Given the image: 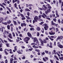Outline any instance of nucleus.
<instances>
[{"label": "nucleus", "instance_id": "obj_1", "mask_svg": "<svg viewBox=\"0 0 63 63\" xmlns=\"http://www.w3.org/2000/svg\"><path fill=\"white\" fill-rule=\"evenodd\" d=\"M30 39V38L28 37H26L24 39V41L25 42L26 44L28 43V41Z\"/></svg>", "mask_w": 63, "mask_h": 63}, {"label": "nucleus", "instance_id": "obj_2", "mask_svg": "<svg viewBox=\"0 0 63 63\" xmlns=\"http://www.w3.org/2000/svg\"><path fill=\"white\" fill-rule=\"evenodd\" d=\"M63 38V36H58L57 38L56 39V41L58 42V40H62Z\"/></svg>", "mask_w": 63, "mask_h": 63}, {"label": "nucleus", "instance_id": "obj_3", "mask_svg": "<svg viewBox=\"0 0 63 63\" xmlns=\"http://www.w3.org/2000/svg\"><path fill=\"white\" fill-rule=\"evenodd\" d=\"M34 19L35 20L36 22H37L38 20H39V17L38 16H35L34 18Z\"/></svg>", "mask_w": 63, "mask_h": 63}, {"label": "nucleus", "instance_id": "obj_4", "mask_svg": "<svg viewBox=\"0 0 63 63\" xmlns=\"http://www.w3.org/2000/svg\"><path fill=\"white\" fill-rule=\"evenodd\" d=\"M21 27H23V26H26V24L25 23H21Z\"/></svg>", "mask_w": 63, "mask_h": 63}, {"label": "nucleus", "instance_id": "obj_5", "mask_svg": "<svg viewBox=\"0 0 63 63\" xmlns=\"http://www.w3.org/2000/svg\"><path fill=\"white\" fill-rule=\"evenodd\" d=\"M27 35L30 38H31L32 37L31 34L29 32H28L27 33Z\"/></svg>", "mask_w": 63, "mask_h": 63}, {"label": "nucleus", "instance_id": "obj_6", "mask_svg": "<svg viewBox=\"0 0 63 63\" xmlns=\"http://www.w3.org/2000/svg\"><path fill=\"white\" fill-rule=\"evenodd\" d=\"M42 7H43L42 8H43L44 10H46L47 9V7H46V6L45 4L43 5Z\"/></svg>", "mask_w": 63, "mask_h": 63}, {"label": "nucleus", "instance_id": "obj_7", "mask_svg": "<svg viewBox=\"0 0 63 63\" xmlns=\"http://www.w3.org/2000/svg\"><path fill=\"white\" fill-rule=\"evenodd\" d=\"M58 47L60 48H63V45H61L60 44H59L58 45Z\"/></svg>", "mask_w": 63, "mask_h": 63}, {"label": "nucleus", "instance_id": "obj_8", "mask_svg": "<svg viewBox=\"0 0 63 63\" xmlns=\"http://www.w3.org/2000/svg\"><path fill=\"white\" fill-rule=\"evenodd\" d=\"M37 41H38V39L36 37H35L34 38L33 42L34 43H36Z\"/></svg>", "mask_w": 63, "mask_h": 63}, {"label": "nucleus", "instance_id": "obj_9", "mask_svg": "<svg viewBox=\"0 0 63 63\" xmlns=\"http://www.w3.org/2000/svg\"><path fill=\"white\" fill-rule=\"evenodd\" d=\"M49 47L50 48H52V43L51 42L50 43V46L49 45Z\"/></svg>", "mask_w": 63, "mask_h": 63}, {"label": "nucleus", "instance_id": "obj_10", "mask_svg": "<svg viewBox=\"0 0 63 63\" xmlns=\"http://www.w3.org/2000/svg\"><path fill=\"white\" fill-rule=\"evenodd\" d=\"M25 12H30V10L28 8H26L25 9Z\"/></svg>", "mask_w": 63, "mask_h": 63}, {"label": "nucleus", "instance_id": "obj_11", "mask_svg": "<svg viewBox=\"0 0 63 63\" xmlns=\"http://www.w3.org/2000/svg\"><path fill=\"white\" fill-rule=\"evenodd\" d=\"M14 59L11 58V59H10V63H13V62L14 61Z\"/></svg>", "mask_w": 63, "mask_h": 63}, {"label": "nucleus", "instance_id": "obj_12", "mask_svg": "<svg viewBox=\"0 0 63 63\" xmlns=\"http://www.w3.org/2000/svg\"><path fill=\"white\" fill-rule=\"evenodd\" d=\"M54 54H55V55H56V54H57L58 56H59V57H61V56H60V54H58V52H56V53H55Z\"/></svg>", "mask_w": 63, "mask_h": 63}, {"label": "nucleus", "instance_id": "obj_13", "mask_svg": "<svg viewBox=\"0 0 63 63\" xmlns=\"http://www.w3.org/2000/svg\"><path fill=\"white\" fill-rule=\"evenodd\" d=\"M54 57L57 60H58V61H59V58H58L56 55H54Z\"/></svg>", "mask_w": 63, "mask_h": 63}, {"label": "nucleus", "instance_id": "obj_14", "mask_svg": "<svg viewBox=\"0 0 63 63\" xmlns=\"http://www.w3.org/2000/svg\"><path fill=\"white\" fill-rule=\"evenodd\" d=\"M44 28L45 30H47V29L48 28V27L47 26H45L44 27Z\"/></svg>", "mask_w": 63, "mask_h": 63}, {"label": "nucleus", "instance_id": "obj_15", "mask_svg": "<svg viewBox=\"0 0 63 63\" xmlns=\"http://www.w3.org/2000/svg\"><path fill=\"white\" fill-rule=\"evenodd\" d=\"M8 36L10 39H13V37H12V35L11 34H10Z\"/></svg>", "mask_w": 63, "mask_h": 63}, {"label": "nucleus", "instance_id": "obj_16", "mask_svg": "<svg viewBox=\"0 0 63 63\" xmlns=\"http://www.w3.org/2000/svg\"><path fill=\"white\" fill-rule=\"evenodd\" d=\"M51 24L52 25H55V23H53V21L52 20L51 21Z\"/></svg>", "mask_w": 63, "mask_h": 63}, {"label": "nucleus", "instance_id": "obj_17", "mask_svg": "<svg viewBox=\"0 0 63 63\" xmlns=\"http://www.w3.org/2000/svg\"><path fill=\"white\" fill-rule=\"evenodd\" d=\"M36 30L37 31H40L41 30V28H40L39 27H37L36 28Z\"/></svg>", "mask_w": 63, "mask_h": 63}, {"label": "nucleus", "instance_id": "obj_18", "mask_svg": "<svg viewBox=\"0 0 63 63\" xmlns=\"http://www.w3.org/2000/svg\"><path fill=\"white\" fill-rule=\"evenodd\" d=\"M9 21H7V24H10L11 22H12V21H11L10 20H8Z\"/></svg>", "mask_w": 63, "mask_h": 63}, {"label": "nucleus", "instance_id": "obj_19", "mask_svg": "<svg viewBox=\"0 0 63 63\" xmlns=\"http://www.w3.org/2000/svg\"><path fill=\"white\" fill-rule=\"evenodd\" d=\"M2 23L3 24H4V25H8L7 22H3Z\"/></svg>", "mask_w": 63, "mask_h": 63}, {"label": "nucleus", "instance_id": "obj_20", "mask_svg": "<svg viewBox=\"0 0 63 63\" xmlns=\"http://www.w3.org/2000/svg\"><path fill=\"white\" fill-rule=\"evenodd\" d=\"M33 47V48H39V47L37 46H36L34 45L32 46Z\"/></svg>", "mask_w": 63, "mask_h": 63}, {"label": "nucleus", "instance_id": "obj_21", "mask_svg": "<svg viewBox=\"0 0 63 63\" xmlns=\"http://www.w3.org/2000/svg\"><path fill=\"white\" fill-rule=\"evenodd\" d=\"M6 47H10V46L9 45H10V44L9 43H6Z\"/></svg>", "mask_w": 63, "mask_h": 63}, {"label": "nucleus", "instance_id": "obj_22", "mask_svg": "<svg viewBox=\"0 0 63 63\" xmlns=\"http://www.w3.org/2000/svg\"><path fill=\"white\" fill-rule=\"evenodd\" d=\"M7 28L8 30H10V26L9 25H8L7 26Z\"/></svg>", "mask_w": 63, "mask_h": 63}, {"label": "nucleus", "instance_id": "obj_23", "mask_svg": "<svg viewBox=\"0 0 63 63\" xmlns=\"http://www.w3.org/2000/svg\"><path fill=\"white\" fill-rule=\"evenodd\" d=\"M8 41L10 42H13V40H12L11 39H10V38H8Z\"/></svg>", "mask_w": 63, "mask_h": 63}, {"label": "nucleus", "instance_id": "obj_24", "mask_svg": "<svg viewBox=\"0 0 63 63\" xmlns=\"http://www.w3.org/2000/svg\"><path fill=\"white\" fill-rule=\"evenodd\" d=\"M17 53H18V54H22V53H21V52L19 51L18 50L17 51Z\"/></svg>", "mask_w": 63, "mask_h": 63}, {"label": "nucleus", "instance_id": "obj_25", "mask_svg": "<svg viewBox=\"0 0 63 63\" xmlns=\"http://www.w3.org/2000/svg\"><path fill=\"white\" fill-rule=\"evenodd\" d=\"M51 11L50 9H48L47 10V11L48 13H50V12Z\"/></svg>", "mask_w": 63, "mask_h": 63}, {"label": "nucleus", "instance_id": "obj_26", "mask_svg": "<svg viewBox=\"0 0 63 63\" xmlns=\"http://www.w3.org/2000/svg\"><path fill=\"white\" fill-rule=\"evenodd\" d=\"M4 52L5 53V54H6V55H8V54H9L5 50H4Z\"/></svg>", "mask_w": 63, "mask_h": 63}, {"label": "nucleus", "instance_id": "obj_27", "mask_svg": "<svg viewBox=\"0 0 63 63\" xmlns=\"http://www.w3.org/2000/svg\"><path fill=\"white\" fill-rule=\"evenodd\" d=\"M59 59H60V60H63V57H59Z\"/></svg>", "mask_w": 63, "mask_h": 63}, {"label": "nucleus", "instance_id": "obj_28", "mask_svg": "<svg viewBox=\"0 0 63 63\" xmlns=\"http://www.w3.org/2000/svg\"><path fill=\"white\" fill-rule=\"evenodd\" d=\"M14 60H18V59L16 58V57H14Z\"/></svg>", "mask_w": 63, "mask_h": 63}, {"label": "nucleus", "instance_id": "obj_29", "mask_svg": "<svg viewBox=\"0 0 63 63\" xmlns=\"http://www.w3.org/2000/svg\"><path fill=\"white\" fill-rule=\"evenodd\" d=\"M41 42L42 46H44V41H43L42 40V41H41Z\"/></svg>", "mask_w": 63, "mask_h": 63}, {"label": "nucleus", "instance_id": "obj_30", "mask_svg": "<svg viewBox=\"0 0 63 63\" xmlns=\"http://www.w3.org/2000/svg\"><path fill=\"white\" fill-rule=\"evenodd\" d=\"M36 42V43L37 44H37V45H38V46H39V41L38 40Z\"/></svg>", "mask_w": 63, "mask_h": 63}, {"label": "nucleus", "instance_id": "obj_31", "mask_svg": "<svg viewBox=\"0 0 63 63\" xmlns=\"http://www.w3.org/2000/svg\"><path fill=\"white\" fill-rule=\"evenodd\" d=\"M34 13H35V14H39L38 12L37 11V10H35L34 11Z\"/></svg>", "mask_w": 63, "mask_h": 63}, {"label": "nucleus", "instance_id": "obj_32", "mask_svg": "<svg viewBox=\"0 0 63 63\" xmlns=\"http://www.w3.org/2000/svg\"><path fill=\"white\" fill-rule=\"evenodd\" d=\"M16 47H17V46H16L14 47V50L16 51L17 50V48Z\"/></svg>", "mask_w": 63, "mask_h": 63}, {"label": "nucleus", "instance_id": "obj_33", "mask_svg": "<svg viewBox=\"0 0 63 63\" xmlns=\"http://www.w3.org/2000/svg\"><path fill=\"white\" fill-rule=\"evenodd\" d=\"M31 45H37V44H36V43H32L31 44Z\"/></svg>", "mask_w": 63, "mask_h": 63}, {"label": "nucleus", "instance_id": "obj_34", "mask_svg": "<svg viewBox=\"0 0 63 63\" xmlns=\"http://www.w3.org/2000/svg\"><path fill=\"white\" fill-rule=\"evenodd\" d=\"M44 30H44V28H43L42 30L41 31V32H42V33H44Z\"/></svg>", "mask_w": 63, "mask_h": 63}, {"label": "nucleus", "instance_id": "obj_35", "mask_svg": "<svg viewBox=\"0 0 63 63\" xmlns=\"http://www.w3.org/2000/svg\"><path fill=\"white\" fill-rule=\"evenodd\" d=\"M52 29H53L54 30H55V28L53 27H52V28H50V30H52Z\"/></svg>", "mask_w": 63, "mask_h": 63}, {"label": "nucleus", "instance_id": "obj_36", "mask_svg": "<svg viewBox=\"0 0 63 63\" xmlns=\"http://www.w3.org/2000/svg\"><path fill=\"white\" fill-rule=\"evenodd\" d=\"M20 16L21 17H24V16L22 14H20Z\"/></svg>", "mask_w": 63, "mask_h": 63}, {"label": "nucleus", "instance_id": "obj_37", "mask_svg": "<svg viewBox=\"0 0 63 63\" xmlns=\"http://www.w3.org/2000/svg\"><path fill=\"white\" fill-rule=\"evenodd\" d=\"M53 21H54V22H56V21H57V19H53Z\"/></svg>", "mask_w": 63, "mask_h": 63}, {"label": "nucleus", "instance_id": "obj_38", "mask_svg": "<svg viewBox=\"0 0 63 63\" xmlns=\"http://www.w3.org/2000/svg\"><path fill=\"white\" fill-rule=\"evenodd\" d=\"M43 61H44V62H47V60L45 58H43Z\"/></svg>", "mask_w": 63, "mask_h": 63}, {"label": "nucleus", "instance_id": "obj_39", "mask_svg": "<svg viewBox=\"0 0 63 63\" xmlns=\"http://www.w3.org/2000/svg\"><path fill=\"white\" fill-rule=\"evenodd\" d=\"M47 8L48 9H51L52 8V7H51L50 6V5H49L48 7Z\"/></svg>", "mask_w": 63, "mask_h": 63}, {"label": "nucleus", "instance_id": "obj_40", "mask_svg": "<svg viewBox=\"0 0 63 63\" xmlns=\"http://www.w3.org/2000/svg\"><path fill=\"white\" fill-rule=\"evenodd\" d=\"M13 22L15 25H16V21H13Z\"/></svg>", "mask_w": 63, "mask_h": 63}, {"label": "nucleus", "instance_id": "obj_41", "mask_svg": "<svg viewBox=\"0 0 63 63\" xmlns=\"http://www.w3.org/2000/svg\"><path fill=\"white\" fill-rule=\"evenodd\" d=\"M58 22L59 23H61V21H60V19H59L58 20Z\"/></svg>", "mask_w": 63, "mask_h": 63}, {"label": "nucleus", "instance_id": "obj_42", "mask_svg": "<svg viewBox=\"0 0 63 63\" xmlns=\"http://www.w3.org/2000/svg\"><path fill=\"white\" fill-rule=\"evenodd\" d=\"M0 41H1V42L2 43H3V44H4V41L1 38L0 39Z\"/></svg>", "mask_w": 63, "mask_h": 63}, {"label": "nucleus", "instance_id": "obj_43", "mask_svg": "<svg viewBox=\"0 0 63 63\" xmlns=\"http://www.w3.org/2000/svg\"><path fill=\"white\" fill-rule=\"evenodd\" d=\"M45 52L46 53L48 54V51L45 50Z\"/></svg>", "mask_w": 63, "mask_h": 63}, {"label": "nucleus", "instance_id": "obj_44", "mask_svg": "<svg viewBox=\"0 0 63 63\" xmlns=\"http://www.w3.org/2000/svg\"><path fill=\"white\" fill-rule=\"evenodd\" d=\"M21 19L22 20H25V19H26V18H25V17H24L22 18Z\"/></svg>", "mask_w": 63, "mask_h": 63}, {"label": "nucleus", "instance_id": "obj_45", "mask_svg": "<svg viewBox=\"0 0 63 63\" xmlns=\"http://www.w3.org/2000/svg\"><path fill=\"white\" fill-rule=\"evenodd\" d=\"M0 20L2 21V20H4V18L3 17H0Z\"/></svg>", "mask_w": 63, "mask_h": 63}, {"label": "nucleus", "instance_id": "obj_46", "mask_svg": "<svg viewBox=\"0 0 63 63\" xmlns=\"http://www.w3.org/2000/svg\"><path fill=\"white\" fill-rule=\"evenodd\" d=\"M40 35V33L39 32H37V36H39Z\"/></svg>", "mask_w": 63, "mask_h": 63}, {"label": "nucleus", "instance_id": "obj_47", "mask_svg": "<svg viewBox=\"0 0 63 63\" xmlns=\"http://www.w3.org/2000/svg\"><path fill=\"white\" fill-rule=\"evenodd\" d=\"M58 1H57L56 3V6L57 7H58Z\"/></svg>", "mask_w": 63, "mask_h": 63}, {"label": "nucleus", "instance_id": "obj_48", "mask_svg": "<svg viewBox=\"0 0 63 63\" xmlns=\"http://www.w3.org/2000/svg\"><path fill=\"white\" fill-rule=\"evenodd\" d=\"M39 10H41V11L42 10H44V8H43V7L42 8H39Z\"/></svg>", "mask_w": 63, "mask_h": 63}, {"label": "nucleus", "instance_id": "obj_49", "mask_svg": "<svg viewBox=\"0 0 63 63\" xmlns=\"http://www.w3.org/2000/svg\"><path fill=\"white\" fill-rule=\"evenodd\" d=\"M13 27H11V32H13Z\"/></svg>", "mask_w": 63, "mask_h": 63}, {"label": "nucleus", "instance_id": "obj_50", "mask_svg": "<svg viewBox=\"0 0 63 63\" xmlns=\"http://www.w3.org/2000/svg\"><path fill=\"white\" fill-rule=\"evenodd\" d=\"M31 48V49H30V48L29 49V50L30 51H32V50H33V48Z\"/></svg>", "mask_w": 63, "mask_h": 63}, {"label": "nucleus", "instance_id": "obj_51", "mask_svg": "<svg viewBox=\"0 0 63 63\" xmlns=\"http://www.w3.org/2000/svg\"><path fill=\"white\" fill-rule=\"evenodd\" d=\"M7 19H8V17H5V18L4 19V20H5V21H6L7 20Z\"/></svg>", "mask_w": 63, "mask_h": 63}, {"label": "nucleus", "instance_id": "obj_52", "mask_svg": "<svg viewBox=\"0 0 63 63\" xmlns=\"http://www.w3.org/2000/svg\"><path fill=\"white\" fill-rule=\"evenodd\" d=\"M30 30L31 31H32V30H34V28H31L30 29Z\"/></svg>", "mask_w": 63, "mask_h": 63}, {"label": "nucleus", "instance_id": "obj_53", "mask_svg": "<svg viewBox=\"0 0 63 63\" xmlns=\"http://www.w3.org/2000/svg\"><path fill=\"white\" fill-rule=\"evenodd\" d=\"M44 23V22H41L39 24H40V25H42V24H43V23Z\"/></svg>", "mask_w": 63, "mask_h": 63}, {"label": "nucleus", "instance_id": "obj_54", "mask_svg": "<svg viewBox=\"0 0 63 63\" xmlns=\"http://www.w3.org/2000/svg\"><path fill=\"white\" fill-rule=\"evenodd\" d=\"M50 62H51V63H54L53 61H52V60H50Z\"/></svg>", "mask_w": 63, "mask_h": 63}, {"label": "nucleus", "instance_id": "obj_55", "mask_svg": "<svg viewBox=\"0 0 63 63\" xmlns=\"http://www.w3.org/2000/svg\"><path fill=\"white\" fill-rule=\"evenodd\" d=\"M40 3L41 4H42V5H43V4H44V3L43 1L40 2Z\"/></svg>", "mask_w": 63, "mask_h": 63}, {"label": "nucleus", "instance_id": "obj_56", "mask_svg": "<svg viewBox=\"0 0 63 63\" xmlns=\"http://www.w3.org/2000/svg\"><path fill=\"white\" fill-rule=\"evenodd\" d=\"M3 45V44L2 43L0 44V48H1V47H2V45Z\"/></svg>", "mask_w": 63, "mask_h": 63}, {"label": "nucleus", "instance_id": "obj_57", "mask_svg": "<svg viewBox=\"0 0 63 63\" xmlns=\"http://www.w3.org/2000/svg\"><path fill=\"white\" fill-rule=\"evenodd\" d=\"M4 32H5V33H7V34H9V32H8L6 31V30H5L4 31Z\"/></svg>", "mask_w": 63, "mask_h": 63}, {"label": "nucleus", "instance_id": "obj_58", "mask_svg": "<svg viewBox=\"0 0 63 63\" xmlns=\"http://www.w3.org/2000/svg\"><path fill=\"white\" fill-rule=\"evenodd\" d=\"M45 54V52H43L41 53V55H44Z\"/></svg>", "mask_w": 63, "mask_h": 63}, {"label": "nucleus", "instance_id": "obj_59", "mask_svg": "<svg viewBox=\"0 0 63 63\" xmlns=\"http://www.w3.org/2000/svg\"><path fill=\"white\" fill-rule=\"evenodd\" d=\"M62 2V0H59V4H61V2Z\"/></svg>", "mask_w": 63, "mask_h": 63}, {"label": "nucleus", "instance_id": "obj_60", "mask_svg": "<svg viewBox=\"0 0 63 63\" xmlns=\"http://www.w3.org/2000/svg\"><path fill=\"white\" fill-rule=\"evenodd\" d=\"M27 15L28 16H30V13L29 12H28Z\"/></svg>", "mask_w": 63, "mask_h": 63}, {"label": "nucleus", "instance_id": "obj_61", "mask_svg": "<svg viewBox=\"0 0 63 63\" xmlns=\"http://www.w3.org/2000/svg\"><path fill=\"white\" fill-rule=\"evenodd\" d=\"M43 15H44V16H45L46 17H47V16L46 15V14H45L44 13H43Z\"/></svg>", "mask_w": 63, "mask_h": 63}, {"label": "nucleus", "instance_id": "obj_62", "mask_svg": "<svg viewBox=\"0 0 63 63\" xmlns=\"http://www.w3.org/2000/svg\"><path fill=\"white\" fill-rule=\"evenodd\" d=\"M56 16H57V17H59V15H58V14H56Z\"/></svg>", "mask_w": 63, "mask_h": 63}, {"label": "nucleus", "instance_id": "obj_63", "mask_svg": "<svg viewBox=\"0 0 63 63\" xmlns=\"http://www.w3.org/2000/svg\"><path fill=\"white\" fill-rule=\"evenodd\" d=\"M22 59H25V56H23L22 58Z\"/></svg>", "mask_w": 63, "mask_h": 63}, {"label": "nucleus", "instance_id": "obj_64", "mask_svg": "<svg viewBox=\"0 0 63 63\" xmlns=\"http://www.w3.org/2000/svg\"><path fill=\"white\" fill-rule=\"evenodd\" d=\"M12 34H13L14 37H15V33L13 32L12 33Z\"/></svg>", "mask_w": 63, "mask_h": 63}]
</instances>
